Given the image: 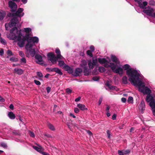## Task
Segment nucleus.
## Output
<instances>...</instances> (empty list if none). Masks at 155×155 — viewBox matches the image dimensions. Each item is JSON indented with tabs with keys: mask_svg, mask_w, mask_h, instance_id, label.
Segmentation results:
<instances>
[{
	"mask_svg": "<svg viewBox=\"0 0 155 155\" xmlns=\"http://www.w3.org/2000/svg\"><path fill=\"white\" fill-rule=\"evenodd\" d=\"M24 40H26L27 43L25 46L28 48V47H31V46H34L35 45V43H37L39 41L38 38L36 36L31 37L29 36L28 35L26 36L25 38H23Z\"/></svg>",
	"mask_w": 155,
	"mask_h": 155,
	"instance_id": "4",
	"label": "nucleus"
},
{
	"mask_svg": "<svg viewBox=\"0 0 155 155\" xmlns=\"http://www.w3.org/2000/svg\"><path fill=\"white\" fill-rule=\"evenodd\" d=\"M87 61L85 60H83L81 61V63L80 64V66L81 67L84 68L87 67Z\"/></svg>",
	"mask_w": 155,
	"mask_h": 155,
	"instance_id": "22",
	"label": "nucleus"
},
{
	"mask_svg": "<svg viewBox=\"0 0 155 155\" xmlns=\"http://www.w3.org/2000/svg\"><path fill=\"white\" fill-rule=\"evenodd\" d=\"M102 99H103L102 97H101L99 98V100L98 103V104L99 105H100V104H101L102 102Z\"/></svg>",
	"mask_w": 155,
	"mask_h": 155,
	"instance_id": "55",
	"label": "nucleus"
},
{
	"mask_svg": "<svg viewBox=\"0 0 155 155\" xmlns=\"http://www.w3.org/2000/svg\"><path fill=\"white\" fill-rule=\"evenodd\" d=\"M82 71V69L80 68H77L75 69L74 75L76 77L80 76Z\"/></svg>",
	"mask_w": 155,
	"mask_h": 155,
	"instance_id": "13",
	"label": "nucleus"
},
{
	"mask_svg": "<svg viewBox=\"0 0 155 155\" xmlns=\"http://www.w3.org/2000/svg\"><path fill=\"white\" fill-rule=\"evenodd\" d=\"M18 21L16 17H13L11 19L8 24H5V29L8 30L9 27H14L10 30V33L7 34V37L10 39L14 41L13 44L14 45L17 43L18 46H19V28L18 25Z\"/></svg>",
	"mask_w": 155,
	"mask_h": 155,
	"instance_id": "1",
	"label": "nucleus"
},
{
	"mask_svg": "<svg viewBox=\"0 0 155 155\" xmlns=\"http://www.w3.org/2000/svg\"><path fill=\"white\" fill-rule=\"evenodd\" d=\"M92 52V51H91V50H88L87 51V55L91 57H92L93 56Z\"/></svg>",
	"mask_w": 155,
	"mask_h": 155,
	"instance_id": "37",
	"label": "nucleus"
},
{
	"mask_svg": "<svg viewBox=\"0 0 155 155\" xmlns=\"http://www.w3.org/2000/svg\"><path fill=\"white\" fill-rule=\"evenodd\" d=\"M153 101L154 103V105H152V107L153 108V114L154 115H155V99H154Z\"/></svg>",
	"mask_w": 155,
	"mask_h": 155,
	"instance_id": "47",
	"label": "nucleus"
},
{
	"mask_svg": "<svg viewBox=\"0 0 155 155\" xmlns=\"http://www.w3.org/2000/svg\"><path fill=\"white\" fill-rule=\"evenodd\" d=\"M29 134L30 136L32 137H35L34 133L32 131H29Z\"/></svg>",
	"mask_w": 155,
	"mask_h": 155,
	"instance_id": "51",
	"label": "nucleus"
},
{
	"mask_svg": "<svg viewBox=\"0 0 155 155\" xmlns=\"http://www.w3.org/2000/svg\"><path fill=\"white\" fill-rule=\"evenodd\" d=\"M111 63H114L113 62H110V64H108L109 63H108L107 62L106 63H105L104 64V67L105 68H109V67H110L111 68V69L112 68V66L111 65Z\"/></svg>",
	"mask_w": 155,
	"mask_h": 155,
	"instance_id": "36",
	"label": "nucleus"
},
{
	"mask_svg": "<svg viewBox=\"0 0 155 155\" xmlns=\"http://www.w3.org/2000/svg\"><path fill=\"white\" fill-rule=\"evenodd\" d=\"M117 116L116 114H114L112 116V119L113 120H115L116 119Z\"/></svg>",
	"mask_w": 155,
	"mask_h": 155,
	"instance_id": "60",
	"label": "nucleus"
},
{
	"mask_svg": "<svg viewBox=\"0 0 155 155\" xmlns=\"http://www.w3.org/2000/svg\"><path fill=\"white\" fill-rule=\"evenodd\" d=\"M79 111V109L78 108H75L74 109V112L76 113H78Z\"/></svg>",
	"mask_w": 155,
	"mask_h": 155,
	"instance_id": "58",
	"label": "nucleus"
},
{
	"mask_svg": "<svg viewBox=\"0 0 155 155\" xmlns=\"http://www.w3.org/2000/svg\"><path fill=\"white\" fill-rule=\"evenodd\" d=\"M107 136L108 137V138H110V132L109 130H107Z\"/></svg>",
	"mask_w": 155,
	"mask_h": 155,
	"instance_id": "56",
	"label": "nucleus"
},
{
	"mask_svg": "<svg viewBox=\"0 0 155 155\" xmlns=\"http://www.w3.org/2000/svg\"><path fill=\"white\" fill-rule=\"evenodd\" d=\"M6 15V13L5 11L0 10V21L4 19Z\"/></svg>",
	"mask_w": 155,
	"mask_h": 155,
	"instance_id": "16",
	"label": "nucleus"
},
{
	"mask_svg": "<svg viewBox=\"0 0 155 155\" xmlns=\"http://www.w3.org/2000/svg\"><path fill=\"white\" fill-rule=\"evenodd\" d=\"M111 59L112 62L117 64L120 63L118 59L114 55H111L110 57Z\"/></svg>",
	"mask_w": 155,
	"mask_h": 155,
	"instance_id": "15",
	"label": "nucleus"
},
{
	"mask_svg": "<svg viewBox=\"0 0 155 155\" xmlns=\"http://www.w3.org/2000/svg\"><path fill=\"white\" fill-rule=\"evenodd\" d=\"M21 30L20 29V47H23L24 45H25V41H26V40H24L23 36V37L22 40L21 41Z\"/></svg>",
	"mask_w": 155,
	"mask_h": 155,
	"instance_id": "20",
	"label": "nucleus"
},
{
	"mask_svg": "<svg viewBox=\"0 0 155 155\" xmlns=\"http://www.w3.org/2000/svg\"><path fill=\"white\" fill-rule=\"evenodd\" d=\"M92 79L94 81H97L99 79V77L97 76L94 77L92 78Z\"/></svg>",
	"mask_w": 155,
	"mask_h": 155,
	"instance_id": "49",
	"label": "nucleus"
},
{
	"mask_svg": "<svg viewBox=\"0 0 155 155\" xmlns=\"http://www.w3.org/2000/svg\"><path fill=\"white\" fill-rule=\"evenodd\" d=\"M98 70L100 72H103L105 71V69L103 67L100 66L98 68Z\"/></svg>",
	"mask_w": 155,
	"mask_h": 155,
	"instance_id": "34",
	"label": "nucleus"
},
{
	"mask_svg": "<svg viewBox=\"0 0 155 155\" xmlns=\"http://www.w3.org/2000/svg\"><path fill=\"white\" fill-rule=\"evenodd\" d=\"M35 58L39 62H41L42 61V57L40 55L36 54L35 56Z\"/></svg>",
	"mask_w": 155,
	"mask_h": 155,
	"instance_id": "25",
	"label": "nucleus"
},
{
	"mask_svg": "<svg viewBox=\"0 0 155 155\" xmlns=\"http://www.w3.org/2000/svg\"><path fill=\"white\" fill-rule=\"evenodd\" d=\"M37 75L40 78H42L43 75L42 73L40 72H37Z\"/></svg>",
	"mask_w": 155,
	"mask_h": 155,
	"instance_id": "44",
	"label": "nucleus"
},
{
	"mask_svg": "<svg viewBox=\"0 0 155 155\" xmlns=\"http://www.w3.org/2000/svg\"><path fill=\"white\" fill-rule=\"evenodd\" d=\"M88 64L90 69H93L94 66L91 60L89 61Z\"/></svg>",
	"mask_w": 155,
	"mask_h": 155,
	"instance_id": "30",
	"label": "nucleus"
},
{
	"mask_svg": "<svg viewBox=\"0 0 155 155\" xmlns=\"http://www.w3.org/2000/svg\"><path fill=\"white\" fill-rule=\"evenodd\" d=\"M0 146L4 148H6L7 147L6 144L4 142H2L0 143Z\"/></svg>",
	"mask_w": 155,
	"mask_h": 155,
	"instance_id": "46",
	"label": "nucleus"
},
{
	"mask_svg": "<svg viewBox=\"0 0 155 155\" xmlns=\"http://www.w3.org/2000/svg\"><path fill=\"white\" fill-rule=\"evenodd\" d=\"M98 62L101 64H104L106 63H109V62L105 58H98L97 59Z\"/></svg>",
	"mask_w": 155,
	"mask_h": 155,
	"instance_id": "19",
	"label": "nucleus"
},
{
	"mask_svg": "<svg viewBox=\"0 0 155 155\" xmlns=\"http://www.w3.org/2000/svg\"><path fill=\"white\" fill-rule=\"evenodd\" d=\"M14 71L15 73H16L18 74H19V68H15Z\"/></svg>",
	"mask_w": 155,
	"mask_h": 155,
	"instance_id": "48",
	"label": "nucleus"
},
{
	"mask_svg": "<svg viewBox=\"0 0 155 155\" xmlns=\"http://www.w3.org/2000/svg\"><path fill=\"white\" fill-rule=\"evenodd\" d=\"M84 75L85 76H87L89 75L88 67H86L85 68H83Z\"/></svg>",
	"mask_w": 155,
	"mask_h": 155,
	"instance_id": "29",
	"label": "nucleus"
},
{
	"mask_svg": "<svg viewBox=\"0 0 155 155\" xmlns=\"http://www.w3.org/2000/svg\"><path fill=\"white\" fill-rule=\"evenodd\" d=\"M20 124H23V127L24 128H26V127H25V124H23V121H22L21 119V118H20Z\"/></svg>",
	"mask_w": 155,
	"mask_h": 155,
	"instance_id": "59",
	"label": "nucleus"
},
{
	"mask_svg": "<svg viewBox=\"0 0 155 155\" xmlns=\"http://www.w3.org/2000/svg\"><path fill=\"white\" fill-rule=\"evenodd\" d=\"M58 62V65L59 67H63L64 66L66 65L63 61H59Z\"/></svg>",
	"mask_w": 155,
	"mask_h": 155,
	"instance_id": "32",
	"label": "nucleus"
},
{
	"mask_svg": "<svg viewBox=\"0 0 155 155\" xmlns=\"http://www.w3.org/2000/svg\"><path fill=\"white\" fill-rule=\"evenodd\" d=\"M47 56L48 58V61H51L53 64L56 63L58 59H59L52 52L48 53Z\"/></svg>",
	"mask_w": 155,
	"mask_h": 155,
	"instance_id": "5",
	"label": "nucleus"
},
{
	"mask_svg": "<svg viewBox=\"0 0 155 155\" xmlns=\"http://www.w3.org/2000/svg\"><path fill=\"white\" fill-rule=\"evenodd\" d=\"M64 70L67 71L70 74H72L73 73L72 68L68 65H65L63 67Z\"/></svg>",
	"mask_w": 155,
	"mask_h": 155,
	"instance_id": "14",
	"label": "nucleus"
},
{
	"mask_svg": "<svg viewBox=\"0 0 155 155\" xmlns=\"http://www.w3.org/2000/svg\"><path fill=\"white\" fill-rule=\"evenodd\" d=\"M154 98L152 95L148 94L146 98V101L147 102H149V105L151 107H152V105H154V102L153 101Z\"/></svg>",
	"mask_w": 155,
	"mask_h": 155,
	"instance_id": "8",
	"label": "nucleus"
},
{
	"mask_svg": "<svg viewBox=\"0 0 155 155\" xmlns=\"http://www.w3.org/2000/svg\"><path fill=\"white\" fill-rule=\"evenodd\" d=\"M65 90L66 92L69 94H71L72 91V90L69 88H67Z\"/></svg>",
	"mask_w": 155,
	"mask_h": 155,
	"instance_id": "38",
	"label": "nucleus"
},
{
	"mask_svg": "<svg viewBox=\"0 0 155 155\" xmlns=\"http://www.w3.org/2000/svg\"><path fill=\"white\" fill-rule=\"evenodd\" d=\"M81 97H79L75 100V101L76 102L79 101L81 99Z\"/></svg>",
	"mask_w": 155,
	"mask_h": 155,
	"instance_id": "61",
	"label": "nucleus"
},
{
	"mask_svg": "<svg viewBox=\"0 0 155 155\" xmlns=\"http://www.w3.org/2000/svg\"><path fill=\"white\" fill-rule=\"evenodd\" d=\"M111 64L112 66L111 70L114 72L120 75L123 74V70L122 68L119 67L116 69V65L114 63H111Z\"/></svg>",
	"mask_w": 155,
	"mask_h": 155,
	"instance_id": "6",
	"label": "nucleus"
},
{
	"mask_svg": "<svg viewBox=\"0 0 155 155\" xmlns=\"http://www.w3.org/2000/svg\"><path fill=\"white\" fill-rule=\"evenodd\" d=\"M133 99L132 97H129L127 100V102L128 103H131L133 102Z\"/></svg>",
	"mask_w": 155,
	"mask_h": 155,
	"instance_id": "41",
	"label": "nucleus"
},
{
	"mask_svg": "<svg viewBox=\"0 0 155 155\" xmlns=\"http://www.w3.org/2000/svg\"><path fill=\"white\" fill-rule=\"evenodd\" d=\"M9 6L11 8V11L12 12H15L17 8V5L13 2L10 1L8 2Z\"/></svg>",
	"mask_w": 155,
	"mask_h": 155,
	"instance_id": "9",
	"label": "nucleus"
},
{
	"mask_svg": "<svg viewBox=\"0 0 155 155\" xmlns=\"http://www.w3.org/2000/svg\"><path fill=\"white\" fill-rule=\"evenodd\" d=\"M13 134L15 136L19 135V132L18 130H14L12 132Z\"/></svg>",
	"mask_w": 155,
	"mask_h": 155,
	"instance_id": "40",
	"label": "nucleus"
},
{
	"mask_svg": "<svg viewBox=\"0 0 155 155\" xmlns=\"http://www.w3.org/2000/svg\"><path fill=\"white\" fill-rule=\"evenodd\" d=\"M136 2H138L139 6L141 8H145L144 6H147V5L148 3L146 1L143 2L142 3L140 1H141V0H134Z\"/></svg>",
	"mask_w": 155,
	"mask_h": 155,
	"instance_id": "12",
	"label": "nucleus"
},
{
	"mask_svg": "<svg viewBox=\"0 0 155 155\" xmlns=\"http://www.w3.org/2000/svg\"><path fill=\"white\" fill-rule=\"evenodd\" d=\"M130 68V65L127 64L123 66L124 70H127L126 74L129 76L128 80L131 84L132 82H134V81L136 80H137L140 74L136 70H133Z\"/></svg>",
	"mask_w": 155,
	"mask_h": 155,
	"instance_id": "2",
	"label": "nucleus"
},
{
	"mask_svg": "<svg viewBox=\"0 0 155 155\" xmlns=\"http://www.w3.org/2000/svg\"><path fill=\"white\" fill-rule=\"evenodd\" d=\"M145 6H144L145 8H143L144 10H143V12L147 15L151 17L153 14V13L154 11V9L149 6H148L147 8L146 7H145Z\"/></svg>",
	"mask_w": 155,
	"mask_h": 155,
	"instance_id": "7",
	"label": "nucleus"
},
{
	"mask_svg": "<svg viewBox=\"0 0 155 155\" xmlns=\"http://www.w3.org/2000/svg\"><path fill=\"white\" fill-rule=\"evenodd\" d=\"M8 116L11 119H14L15 117V114L12 111L8 112Z\"/></svg>",
	"mask_w": 155,
	"mask_h": 155,
	"instance_id": "21",
	"label": "nucleus"
},
{
	"mask_svg": "<svg viewBox=\"0 0 155 155\" xmlns=\"http://www.w3.org/2000/svg\"><path fill=\"white\" fill-rule=\"evenodd\" d=\"M97 59H94V58H93L92 63L94 66L97 65Z\"/></svg>",
	"mask_w": 155,
	"mask_h": 155,
	"instance_id": "35",
	"label": "nucleus"
},
{
	"mask_svg": "<svg viewBox=\"0 0 155 155\" xmlns=\"http://www.w3.org/2000/svg\"><path fill=\"white\" fill-rule=\"evenodd\" d=\"M106 85L110 89V90H115V88H117L116 86H112L109 84V81H107Z\"/></svg>",
	"mask_w": 155,
	"mask_h": 155,
	"instance_id": "18",
	"label": "nucleus"
},
{
	"mask_svg": "<svg viewBox=\"0 0 155 155\" xmlns=\"http://www.w3.org/2000/svg\"><path fill=\"white\" fill-rule=\"evenodd\" d=\"M77 106L81 110H87V108L85 106L84 104H78Z\"/></svg>",
	"mask_w": 155,
	"mask_h": 155,
	"instance_id": "24",
	"label": "nucleus"
},
{
	"mask_svg": "<svg viewBox=\"0 0 155 155\" xmlns=\"http://www.w3.org/2000/svg\"><path fill=\"white\" fill-rule=\"evenodd\" d=\"M54 72L59 74L60 75H61L63 74V73L58 68H54Z\"/></svg>",
	"mask_w": 155,
	"mask_h": 155,
	"instance_id": "27",
	"label": "nucleus"
},
{
	"mask_svg": "<svg viewBox=\"0 0 155 155\" xmlns=\"http://www.w3.org/2000/svg\"><path fill=\"white\" fill-rule=\"evenodd\" d=\"M33 46H31V47H28V48L25 46V49L28 51H29L32 57H34L35 55L36 52L35 49L33 48Z\"/></svg>",
	"mask_w": 155,
	"mask_h": 155,
	"instance_id": "11",
	"label": "nucleus"
},
{
	"mask_svg": "<svg viewBox=\"0 0 155 155\" xmlns=\"http://www.w3.org/2000/svg\"><path fill=\"white\" fill-rule=\"evenodd\" d=\"M4 54V51L2 49L1 50H0V55L1 56L3 55Z\"/></svg>",
	"mask_w": 155,
	"mask_h": 155,
	"instance_id": "62",
	"label": "nucleus"
},
{
	"mask_svg": "<svg viewBox=\"0 0 155 155\" xmlns=\"http://www.w3.org/2000/svg\"><path fill=\"white\" fill-rule=\"evenodd\" d=\"M139 109L142 111H143L145 110V104L144 101H141L139 105Z\"/></svg>",
	"mask_w": 155,
	"mask_h": 155,
	"instance_id": "17",
	"label": "nucleus"
},
{
	"mask_svg": "<svg viewBox=\"0 0 155 155\" xmlns=\"http://www.w3.org/2000/svg\"><path fill=\"white\" fill-rule=\"evenodd\" d=\"M48 128L50 130L54 131L55 130V129L54 126L51 124L49 123L48 124Z\"/></svg>",
	"mask_w": 155,
	"mask_h": 155,
	"instance_id": "31",
	"label": "nucleus"
},
{
	"mask_svg": "<svg viewBox=\"0 0 155 155\" xmlns=\"http://www.w3.org/2000/svg\"><path fill=\"white\" fill-rule=\"evenodd\" d=\"M9 108L12 110L14 109V106L12 104H11L9 107Z\"/></svg>",
	"mask_w": 155,
	"mask_h": 155,
	"instance_id": "64",
	"label": "nucleus"
},
{
	"mask_svg": "<svg viewBox=\"0 0 155 155\" xmlns=\"http://www.w3.org/2000/svg\"><path fill=\"white\" fill-rule=\"evenodd\" d=\"M90 49L91 51L93 52L94 51L95 49H94V47L93 45H91L90 47Z\"/></svg>",
	"mask_w": 155,
	"mask_h": 155,
	"instance_id": "54",
	"label": "nucleus"
},
{
	"mask_svg": "<svg viewBox=\"0 0 155 155\" xmlns=\"http://www.w3.org/2000/svg\"><path fill=\"white\" fill-rule=\"evenodd\" d=\"M51 90V88L50 87H46V90L48 93H49Z\"/></svg>",
	"mask_w": 155,
	"mask_h": 155,
	"instance_id": "57",
	"label": "nucleus"
},
{
	"mask_svg": "<svg viewBox=\"0 0 155 155\" xmlns=\"http://www.w3.org/2000/svg\"><path fill=\"white\" fill-rule=\"evenodd\" d=\"M34 82L37 85H39L41 84V82L39 81L38 80H34Z\"/></svg>",
	"mask_w": 155,
	"mask_h": 155,
	"instance_id": "50",
	"label": "nucleus"
},
{
	"mask_svg": "<svg viewBox=\"0 0 155 155\" xmlns=\"http://www.w3.org/2000/svg\"><path fill=\"white\" fill-rule=\"evenodd\" d=\"M55 53L57 54V56L56 57L59 59H61V57H62L61 54V52L59 48H57L56 49Z\"/></svg>",
	"mask_w": 155,
	"mask_h": 155,
	"instance_id": "23",
	"label": "nucleus"
},
{
	"mask_svg": "<svg viewBox=\"0 0 155 155\" xmlns=\"http://www.w3.org/2000/svg\"><path fill=\"white\" fill-rule=\"evenodd\" d=\"M123 151L124 152V154H127L130 153V150H123Z\"/></svg>",
	"mask_w": 155,
	"mask_h": 155,
	"instance_id": "42",
	"label": "nucleus"
},
{
	"mask_svg": "<svg viewBox=\"0 0 155 155\" xmlns=\"http://www.w3.org/2000/svg\"><path fill=\"white\" fill-rule=\"evenodd\" d=\"M149 4L150 5L155 6V2L153 0H150L149 2Z\"/></svg>",
	"mask_w": 155,
	"mask_h": 155,
	"instance_id": "39",
	"label": "nucleus"
},
{
	"mask_svg": "<svg viewBox=\"0 0 155 155\" xmlns=\"http://www.w3.org/2000/svg\"><path fill=\"white\" fill-rule=\"evenodd\" d=\"M10 60L12 61H18L17 58H15V57H12L10 58Z\"/></svg>",
	"mask_w": 155,
	"mask_h": 155,
	"instance_id": "43",
	"label": "nucleus"
},
{
	"mask_svg": "<svg viewBox=\"0 0 155 155\" xmlns=\"http://www.w3.org/2000/svg\"><path fill=\"white\" fill-rule=\"evenodd\" d=\"M121 101L123 103H125L127 100L124 97H122L121 98Z\"/></svg>",
	"mask_w": 155,
	"mask_h": 155,
	"instance_id": "63",
	"label": "nucleus"
},
{
	"mask_svg": "<svg viewBox=\"0 0 155 155\" xmlns=\"http://www.w3.org/2000/svg\"><path fill=\"white\" fill-rule=\"evenodd\" d=\"M134 82H132L131 84L134 86H137L138 87V90L144 94H150L151 91V90L147 87H145L144 85H142L143 83L141 79L139 77L137 80L134 81Z\"/></svg>",
	"mask_w": 155,
	"mask_h": 155,
	"instance_id": "3",
	"label": "nucleus"
},
{
	"mask_svg": "<svg viewBox=\"0 0 155 155\" xmlns=\"http://www.w3.org/2000/svg\"><path fill=\"white\" fill-rule=\"evenodd\" d=\"M33 148L37 150L38 152L41 153H42V148L41 147H38L35 146H33Z\"/></svg>",
	"mask_w": 155,
	"mask_h": 155,
	"instance_id": "26",
	"label": "nucleus"
},
{
	"mask_svg": "<svg viewBox=\"0 0 155 155\" xmlns=\"http://www.w3.org/2000/svg\"><path fill=\"white\" fill-rule=\"evenodd\" d=\"M24 31L26 33L25 35L23 36V38H25L26 36L28 35V37L29 36H32L33 35L31 32V29L29 28H24Z\"/></svg>",
	"mask_w": 155,
	"mask_h": 155,
	"instance_id": "10",
	"label": "nucleus"
},
{
	"mask_svg": "<svg viewBox=\"0 0 155 155\" xmlns=\"http://www.w3.org/2000/svg\"><path fill=\"white\" fill-rule=\"evenodd\" d=\"M122 82L124 84H127L128 83L127 78L126 76H124L122 78Z\"/></svg>",
	"mask_w": 155,
	"mask_h": 155,
	"instance_id": "28",
	"label": "nucleus"
},
{
	"mask_svg": "<svg viewBox=\"0 0 155 155\" xmlns=\"http://www.w3.org/2000/svg\"><path fill=\"white\" fill-rule=\"evenodd\" d=\"M0 41L4 45H5V44H6V41L5 40L2 38L0 39Z\"/></svg>",
	"mask_w": 155,
	"mask_h": 155,
	"instance_id": "45",
	"label": "nucleus"
},
{
	"mask_svg": "<svg viewBox=\"0 0 155 155\" xmlns=\"http://www.w3.org/2000/svg\"><path fill=\"white\" fill-rule=\"evenodd\" d=\"M118 153L119 155H124V152L123 150L121 151L120 150H118Z\"/></svg>",
	"mask_w": 155,
	"mask_h": 155,
	"instance_id": "53",
	"label": "nucleus"
},
{
	"mask_svg": "<svg viewBox=\"0 0 155 155\" xmlns=\"http://www.w3.org/2000/svg\"><path fill=\"white\" fill-rule=\"evenodd\" d=\"M20 62L21 64H25L26 62V59L25 57H22L20 59Z\"/></svg>",
	"mask_w": 155,
	"mask_h": 155,
	"instance_id": "33",
	"label": "nucleus"
},
{
	"mask_svg": "<svg viewBox=\"0 0 155 155\" xmlns=\"http://www.w3.org/2000/svg\"><path fill=\"white\" fill-rule=\"evenodd\" d=\"M7 54L8 56H11L12 55V51L10 50H8L7 51Z\"/></svg>",
	"mask_w": 155,
	"mask_h": 155,
	"instance_id": "52",
	"label": "nucleus"
}]
</instances>
